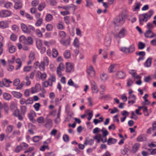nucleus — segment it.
I'll return each instance as SVG.
<instances>
[{
  "mask_svg": "<svg viewBox=\"0 0 156 156\" xmlns=\"http://www.w3.org/2000/svg\"><path fill=\"white\" fill-rule=\"evenodd\" d=\"M12 94L14 97L17 98H20L22 96V94L16 91H12Z\"/></svg>",
  "mask_w": 156,
  "mask_h": 156,
  "instance_id": "23",
  "label": "nucleus"
},
{
  "mask_svg": "<svg viewBox=\"0 0 156 156\" xmlns=\"http://www.w3.org/2000/svg\"><path fill=\"white\" fill-rule=\"evenodd\" d=\"M12 14L11 11L6 9H3L0 11V17L5 18L10 16Z\"/></svg>",
  "mask_w": 156,
  "mask_h": 156,
  "instance_id": "2",
  "label": "nucleus"
},
{
  "mask_svg": "<svg viewBox=\"0 0 156 156\" xmlns=\"http://www.w3.org/2000/svg\"><path fill=\"white\" fill-rule=\"evenodd\" d=\"M152 58H148L144 63V66L147 67H149L151 66V63Z\"/></svg>",
  "mask_w": 156,
  "mask_h": 156,
  "instance_id": "24",
  "label": "nucleus"
},
{
  "mask_svg": "<svg viewBox=\"0 0 156 156\" xmlns=\"http://www.w3.org/2000/svg\"><path fill=\"white\" fill-rule=\"evenodd\" d=\"M154 27V25L152 23H148L147 25V28L148 30H151Z\"/></svg>",
  "mask_w": 156,
  "mask_h": 156,
  "instance_id": "58",
  "label": "nucleus"
},
{
  "mask_svg": "<svg viewBox=\"0 0 156 156\" xmlns=\"http://www.w3.org/2000/svg\"><path fill=\"white\" fill-rule=\"evenodd\" d=\"M100 78L101 81L105 82L107 80L108 76L107 74L102 72L100 74Z\"/></svg>",
  "mask_w": 156,
  "mask_h": 156,
  "instance_id": "13",
  "label": "nucleus"
},
{
  "mask_svg": "<svg viewBox=\"0 0 156 156\" xmlns=\"http://www.w3.org/2000/svg\"><path fill=\"white\" fill-rule=\"evenodd\" d=\"M33 102V100L32 98H30L26 100V105L32 104Z\"/></svg>",
  "mask_w": 156,
  "mask_h": 156,
  "instance_id": "62",
  "label": "nucleus"
},
{
  "mask_svg": "<svg viewBox=\"0 0 156 156\" xmlns=\"http://www.w3.org/2000/svg\"><path fill=\"white\" fill-rule=\"evenodd\" d=\"M12 30L14 32H17L18 31L19 28L16 25H12Z\"/></svg>",
  "mask_w": 156,
  "mask_h": 156,
  "instance_id": "64",
  "label": "nucleus"
},
{
  "mask_svg": "<svg viewBox=\"0 0 156 156\" xmlns=\"http://www.w3.org/2000/svg\"><path fill=\"white\" fill-rule=\"evenodd\" d=\"M140 144L139 143H136L132 147V152L133 153H136L140 147Z\"/></svg>",
  "mask_w": 156,
  "mask_h": 156,
  "instance_id": "10",
  "label": "nucleus"
},
{
  "mask_svg": "<svg viewBox=\"0 0 156 156\" xmlns=\"http://www.w3.org/2000/svg\"><path fill=\"white\" fill-rule=\"evenodd\" d=\"M52 84H53L52 83H50L49 82V81L48 80L44 83L43 85L44 87H47L48 86H51L52 85Z\"/></svg>",
  "mask_w": 156,
  "mask_h": 156,
  "instance_id": "53",
  "label": "nucleus"
},
{
  "mask_svg": "<svg viewBox=\"0 0 156 156\" xmlns=\"http://www.w3.org/2000/svg\"><path fill=\"white\" fill-rule=\"evenodd\" d=\"M40 76L41 79L42 80H44L46 79L47 75L45 73H42L41 72L38 71L36 76Z\"/></svg>",
  "mask_w": 156,
  "mask_h": 156,
  "instance_id": "21",
  "label": "nucleus"
},
{
  "mask_svg": "<svg viewBox=\"0 0 156 156\" xmlns=\"http://www.w3.org/2000/svg\"><path fill=\"white\" fill-rule=\"evenodd\" d=\"M91 88L93 93H97L98 91L96 84L94 81H93L91 83Z\"/></svg>",
  "mask_w": 156,
  "mask_h": 156,
  "instance_id": "16",
  "label": "nucleus"
},
{
  "mask_svg": "<svg viewBox=\"0 0 156 156\" xmlns=\"http://www.w3.org/2000/svg\"><path fill=\"white\" fill-rule=\"evenodd\" d=\"M116 66L115 64H112L108 68V71L109 73H111L114 72V69Z\"/></svg>",
  "mask_w": 156,
  "mask_h": 156,
  "instance_id": "32",
  "label": "nucleus"
},
{
  "mask_svg": "<svg viewBox=\"0 0 156 156\" xmlns=\"http://www.w3.org/2000/svg\"><path fill=\"white\" fill-rule=\"evenodd\" d=\"M66 73H70L73 71L74 70V66L70 62H66Z\"/></svg>",
  "mask_w": 156,
  "mask_h": 156,
  "instance_id": "4",
  "label": "nucleus"
},
{
  "mask_svg": "<svg viewBox=\"0 0 156 156\" xmlns=\"http://www.w3.org/2000/svg\"><path fill=\"white\" fill-rule=\"evenodd\" d=\"M16 104L14 102H12L11 103L10 109L11 110H15L17 108Z\"/></svg>",
  "mask_w": 156,
  "mask_h": 156,
  "instance_id": "41",
  "label": "nucleus"
},
{
  "mask_svg": "<svg viewBox=\"0 0 156 156\" xmlns=\"http://www.w3.org/2000/svg\"><path fill=\"white\" fill-rule=\"evenodd\" d=\"M117 141L116 139L112 138H109L107 141V144L108 145L115 144Z\"/></svg>",
  "mask_w": 156,
  "mask_h": 156,
  "instance_id": "26",
  "label": "nucleus"
},
{
  "mask_svg": "<svg viewBox=\"0 0 156 156\" xmlns=\"http://www.w3.org/2000/svg\"><path fill=\"white\" fill-rule=\"evenodd\" d=\"M60 115H57V117L54 119L55 122L56 124H58L60 122Z\"/></svg>",
  "mask_w": 156,
  "mask_h": 156,
  "instance_id": "55",
  "label": "nucleus"
},
{
  "mask_svg": "<svg viewBox=\"0 0 156 156\" xmlns=\"http://www.w3.org/2000/svg\"><path fill=\"white\" fill-rule=\"evenodd\" d=\"M101 131L102 133L103 136V137L106 136L109 134L108 132L104 128H103Z\"/></svg>",
  "mask_w": 156,
  "mask_h": 156,
  "instance_id": "40",
  "label": "nucleus"
},
{
  "mask_svg": "<svg viewBox=\"0 0 156 156\" xmlns=\"http://www.w3.org/2000/svg\"><path fill=\"white\" fill-rule=\"evenodd\" d=\"M36 43L37 47L38 49H40L42 45V43L41 40H37L36 41Z\"/></svg>",
  "mask_w": 156,
  "mask_h": 156,
  "instance_id": "37",
  "label": "nucleus"
},
{
  "mask_svg": "<svg viewBox=\"0 0 156 156\" xmlns=\"http://www.w3.org/2000/svg\"><path fill=\"white\" fill-rule=\"evenodd\" d=\"M21 111V113L24 115L27 112V108L25 106H22L20 107Z\"/></svg>",
  "mask_w": 156,
  "mask_h": 156,
  "instance_id": "52",
  "label": "nucleus"
},
{
  "mask_svg": "<svg viewBox=\"0 0 156 156\" xmlns=\"http://www.w3.org/2000/svg\"><path fill=\"white\" fill-rule=\"evenodd\" d=\"M26 42V44L27 45L32 44L33 43V40L31 37H29L27 38Z\"/></svg>",
  "mask_w": 156,
  "mask_h": 156,
  "instance_id": "42",
  "label": "nucleus"
},
{
  "mask_svg": "<svg viewBox=\"0 0 156 156\" xmlns=\"http://www.w3.org/2000/svg\"><path fill=\"white\" fill-rule=\"evenodd\" d=\"M88 75L91 76H93L95 74V72L93 67L91 66H90L88 68L87 71Z\"/></svg>",
  "mask_w": 156,
  "mask_h": 156,
  "instance_id": "11",
  "label": "nucleus"
},
{
  "mask_svg": "<svg viewBox=\"0 0 156 156\" xmlns=\"http://www.w3.org/2000/svg\"><path fill=\"white\" fill-rule=\"evenodd\" d=\"M125 73L122 71H118L116 74V77L118 79H123L125 77Z\"/></svg>",
  "mask_w": 156,
  "mask_h": 156,
  "instance_id": "15",
  "label": "nucleus"
},
{
  "mask_svg": "<svg viewBox=\"0 0 156 156\" xmlns=\"http://www.w3.org/2000/svg\"><path fill=\"white\" fill-rule=\"evenodd\" d=\"M99 119H101V120H98L96 119L94 120L93 122L95 125H97L98 123L102 122L103 120V118L102 117H101Z\"/></svg>",
  "mask_w": 156,
  "mask_h": 156,
  "instance_id": "56",
  "label": "nucleus"
},
{
  "mask_svg": "<svg viewBox=\"0 0 156 156\" xmlns=\"http://www.w3.org/2000/svg\"><path fill=\"white\" fill-rule=\"evenodd\" d=\"M126 30L124 28H122L119 31L118 37L119 38H121L124 37L126 33Z\"/></svg>",
  "mask_w": 156,
  "mask_h": 156,
  "instance_id": "18",
  "label": "nucleus"
},
{
  "mask_svg": "<svg viewBox=\"0 0 156 156\" xmlns=\"http://www.w3.org/2000/svg\"><path fill=\"white\" fill-rule=\"evenodd\" d=\"M59 36L62 39L64 38L66 36V33L63 31H60L58 33Z\"/></svg>",
  "mask_w": 156,
  "mask_h": 156,
  "instance_id": "46",
  "label": "nucleus"
},
{
  "mask_svg": "<svg viewBox=\"0 0 156 156\" xmlns=\"http://www.w3.org/2000/svg\"><path fill=\"white\" fill-rule=\"evenodd\" d=\"M125 15L120 14L116 16L113 20V23L115 26H121L124 23L125 20L124 18Z\"/></svg>",
  "mask_w": 156,
  "mask_h": 156,
  "instance_id": "1",
  "label": "nucleus"
},
{
  "mask_svg": "<svg viewBox=\"0 0 156 156\" xmlns=\"http://www.w3.org/2000/svg\"><path fill=\"white\" fill-rule=\"evenodd\" d=\"M64 56L66 58H69L70 56V53L69 50H66L64 53Z\"/></svg>",
  "mask_w": 156,
  "mask_h": 156,
  "instance_id": "36",
  "label": "nucleus"
},
{
  "mask_svg": "<svg viewBox=\"0 0 156 156\" xmlns=\"http://www.w3.org/2000/svg\"><path fill=\"white\" fill-rule=\"evenodd\" d=\"M8 24L6 21H2L0 22V27L2 29H5L8 27Z\"/></svg>",
  "mask_w": 156,
  "mask_h": 156,
  "instance_id": "25",
  "label": "nucleus"
},
{
  "mask_svg": "<svg viewBox=\"0 0 156 156\" xmlns=\"http://www.w3.org/2000/svg\"><path fill=\"white\" fill-rule=\"evenodd\" d=\"M60 42L62 45L66 46H68L70 44L69 39H68L66 40H64L63 39H62L60 41Z\"/></svg>",
  "mask_w": 156,
  "mask_h": 156,
  "instance_id": "19",
  "label": "nucleus"
},
{
  "mask_svg": "<svg viewBox=\"0 0 156 156\" xmlns=\"http://www.w3.org/2000/svg\"><path fill=\"white\" fill-rule=\"evenodd\" d=\"M48 80L49 81V82L50 83L55 82L56 81V78L55 76L53 75H51L50 77L48 79Z\"/></svg>",
  "mask_w": 156,
  "mask_h": 156,
  "instance_id": "44",
  "label": "nucleus"
},
{
  "mask_svg": "<svg viewBox=\"0 0 156 156\" xmlns=\"http://www.w3.org/2000/svg\"><path fill=\"white\" fill-rule=\"evenodd\" d=\"M153 32L152 30H147L144 34V36L146 38H151V35L152 34Z\"/></svg>",
  "mask_w": 156,
  "mask_h": 156,
  "instance_id": "29",
  "label": "nucleus"
},
{
  "mask_svg": "<svg viewBox=\"0 0 156 156\" xmlns=\"http://www.w3.org/2000/svg\"><path fill=\"white\" fill-rule=\"evenodd\" d=\"M16 62L18 64V65L15 68V69L16 70H17L19 69L21 66L22 62L21 61L20 59L19 58H18L16 59Z\"/></svg>",
  "mask_w": 156,
  "mask_h": 156,
  "instance_id": "27",
  "label": "nucleus"
},
{
  "mask_svg": "<svg viewBox=\"0 0 156 156\" xmlns=\"http://www.w3.org/2000/svg\"><path fill=\"white\" fill-rule=\"evenodd\" d=\"M3 96L4 98L7 100H9L11 98V95L8 93H5L4 94Z\"/></svg>",
  "mask_w": 156,
  "mask_h": 156,
  "instance_id": "45",
  "label": "nucleus"
},
{
  "mask_svg": "<svg viewBox=\"0 0 156 156\" xmlns=\"http://www.w3.org/2000/svg\"><path fill=\"white\" fill-rule=\"evenodd\" d=\"M28 116L30 120L33 122H35V120L34 118L36 116V114L33 111L31 110L28 114Z\"/></svg>",
  "mask_w": 156,
  "mask_h": 156,
  "instance_id": "7",
  "label": "nucleus"
},
{
  "mask_svg": "<svg viewBox=\"0 0 156 156\" xmlns=\"http://www.w3.org/2000/svg\"><path fill=\"white\" fill-rule=\"evenodd\" d=\"M9 51L10 53H14L16 50V48L13 45L11 42H9L7 44Z\"/></svg>",
  "mask_w": 156,
  "mask_h": 156,
  "instance_id": "5",
  "label": "nucleus"
},
{
  "mask_svg": "<svg viewBox=\"0 0 156 156\" xmlns=\"http://www.w3.org/2000/svg\"><path fill=\"white\" fill-rule=\"evenodd\" d=\"M102 136L100 134H98L94 136V139L96 140H97V142L99 143L101 141Z\"/></svg>",
  "mask_w": 156,
  "mask_h": 156,
  "instance_id": "30",
  "label": "nucleus"
},
{
  "mask_svg": "<svg viewBox=\"0 0 156 156\" xmlns=\"http://www.w3.org/2000/svg\"><path fill=\"white\" fill-rule=\"evenodd\" d=\"M53 16L50 14H47L45 17V20L47 22H50L53 19Z\"/></svg>",
  "mask_w": 156,
  "mask_h": 156,
  "instance_id": "34",
  "label": "nucleus"
},
{
  "mask_svg": "<svg viewBox=\"0 0 156 156\" xmlns=\"http://www.w3.org/2000/svg\"><path fill=\"white\" fill-rule=\"evenodd\" d=\"M46 28L48 31H50L52 30L53 26L51 24H48L46 25Z\"/></svg>",
  "mask_w": 156,
  "mask_h": 156,
  "instance_id": "63",
  "label": "nucleus"
},
{
  "mask_svg": "<svg viewBox=\"0 0 156 156\" xmlns=\"http://www.w3.org/2000/svg\"><path fill=\"white\" fill-rule=\"evenodd\" d=\"M111 37L110 34H108L106 35L105 39L104 44L106 46H110L111 43Z\"/></svg>",
  "mask_w": 156,
  "mask_h": 156,
  "instance_id": "6",
  "label": "nucleus"
},
{
  "mask_svg": "<svg viewBox=\"0 0 156 156\" xmlns=\"http://www.w3.org/2000/svg\"><path fill=\"white\" fill-rule=\"evenodd\" d=\"M52 56L53 57H56L58 55V51L55 49H53L52 50Z\"/></svg>",
  "mask_w": 156,
  "mask_h": 156,
  "instance_id": "59",
  "label": "nucleus"
},
{
  "mask_svg": "<svg viewBox=\"0 0 156 156\" xmlns=\"http://www.w3.org/2000/svg\"><path fill=\"white\" fill-rule=\"evenodd\" d=\"M13 127L12 126H7L5 131L7 134L10 133L12 130Z\"/></svg>",
  "mask_w": 156,
  "mask_h": 156,
  "instance_id": "38",
  "label": "nucleus"
},
{
  "mask_svg": "<svg viewBox=\"0 0 156 156\" xmlns=\"http://www.w3.org/2000/svg\"><path fill=\"white\" fill-rule=\"evenodd\" d=\"M43 23V19L42 18H39L37 20L35 25L37 27H39Z\"/></svg>",
  "mask_w": 156,
  "mask_h": 156,
  "instance_id": "43",
  "label": "nucleus"
},
{
  "mask_svg": "<svg viewBox=\"0 0 156 156\" xmlns=\"http://www.w3.org/2000/svg\"><path fill=\"white\" fill-rule=\"evenodd\" d=\"M12 4L10 2H8L5 3L4 5L6 9H10L12 6Z\"/></svg>",
  "mask_w": 156,
  "mask_h": 156,
  "instance_id": "51",
  "label": "nucleus"
},
{
  "mask_svg": "<svg viewBox=\"0 0 156 156\" xmlns=\"http://www.w3.org/2000/svg\"><path fill=\"white\" fill-rule=\"evenodd\" d=\"M46 66H48L49 64V59L47 57H44L43 58V60L41 62Z\"/></svg>",
  "mask_w": 156,
  "mask_h": 156,
  "instance_id": "47",
  "label": "nucleus"
},
{
  "mask_svg": "<svg viewBox=\"0 0 156 156\" xmlns=\"http://www.w3.org/2000/svg\"><path fill=\"white\" fill-rule=\"evenodd\" d=\"M94 143V140L91 139H88L85 140L84 144L85 145H92Z\"/></svg>",
  "mask_w": 156,
  "mask_h": 156,
  "instance_id": "28",
  "label": "nucleus"
},
{
  "mask_svg": "<svg viewBox=\"0 0 156 156\" xmlns=\"http://www.w3.org/2000/svg\"><path fill=\"white\" fill-rule=\"evenodd\" d=\"M13 1L15 3L14 7L15 9H20L22 8V3L20 0H13Z\"/></svg>",
  "mask_w": 156,
  "mask_h": 156,
  "instance_id": "9",
  "label": "nucleus"
},
{
  "mask_svg": "<svg viewBox=\"0 0 156 156\" xmlns=\"http://www.w3.org/2000/svg\"><path fill=\"white\" fill-rule=\"evenodd\" d=\"M134 81L130 78H129L127 80V86L128 87L132 85Z\"/></svg>",
  "mask_w": 156,
  "mask_h": 156,
  "instance_id": "61",
  "label": "nucleus"
},
{
  "mask_svg": "<svg viewBox=\"0 0 156 156\" xmlns=\"http://www.w3.org/2000/svg\"><path fill=\"white\" fill-rule=\"evenodd\" d=\"M21 28L24 32L27 33L28 27H27L25 24L22 23L21 24Z\"/></svg>",
  "mask_w": 156,
  "mask_h": 156,
  "instance_id": "39",
  "label": "nucleus"
},
{
  "mask_svg": "<svg viewBox=\"0 0 156 156\" xmlns=\"http://www.w3.org/2000/svg\"><path fill=\"white\" fill-rule=\"evenodd\" d=\"M148 17V16L147 13L140 15L139 18V21L140 24L142 25L143 24V22H147V20Z\"/></svg>",
  "mask_w": 156,
  "mask_h": 156,
  "instance_id": "3",
  "label": "nucleus"
},
{
  "mask_svg": "<svg viewBox=\"0 0 156 156\" xmlns=\"http://www.w3.org/2000/svg\"><path fill=\"white\" fill-rule=\"evenodd\" d=\"M128 99H129L128 102V104L133 105L135 103L136 100V98L134 95L129 96Z\"/></svg>",
  "mask_w": 156,
  "mask_h": 156,
  "instance_id": "17",
  "label": "nucleus"
},
{
  "mask_svg": "<svg viewBox=\"0 0 156 156\" xmlns=\"http://www.w3.org/2000/svg\"><path fill=\"white\" fill-rule=\"evenodd\" d=\"M128 48L129 49V53H132L135 50V47L133 45H131Z\"/></svg>",
  "mask_w": 156,
  "mask_h": 156,
  "instance_id": "57",
  "label": "nucleus"
},
{
  "mask_svg": "<svg viewBox=\"0 0 156 156\" xmlns=\"http://www.w3.org/2000/svg\"><path fill=\"white\" fill-rule=\"evenodd\" d=\"M147 139V136L145 134H140L136 139L137 141L140 142L146 141Z\"/></svg>",
  "mask_w": 156,
  "mask_h": 156,
  "instance_id": "8",
  "label": "nucleus"
},
{
  "mask_svg": "<svg viewBox=\"0 0 156 156\" xmlns=\"http://www.w3.org/2000/svg\"><path fill=\"white\" fill-rule=\"evenodd\" d=\"M129 151V146L126 144L124 146V149L121 150V153L123 155L126 154L128 155V153Z\"/></svg>",
  "mask_w": 156,
  "mask_h": 156,
  "instance_id": "12",
  "label": "nucleus"
},
{
  "mask_svg": "<svg viewBox=\"0 0 156 156\" xmlns=\"http://www.w3.org/2000/svg\"><path fill=\"white\" fill-rule=\"evenodd\" d=\"M65 69V66L62 63H60L59 66L57 67V72L58 74L60 73L61 71H63Z\"/></svg>",
  "mask_w": 156,
  "mask_h": 156,
  "instance_id": "20",
  "label": "nucleus"
},
{
  "mask_svg": "<svg viewBox=\"0 0 156 156\" xmlns=\"http://www.w3.org/2000/svg\"><path fill=\"white\" fill-rule=\"evenodd\" d=\"M86 6L88 7H90V6L93 5V3L92 2V0H86Z\"/></svg>",
  "mask_w": 156,
  "mask_h": 156,
  "instance_id": "54",
  "label": "nucleus"
},
{
  "mask_svg": "<svg viewBox=\"0 0 156 156\" xmlns=\"http://www.w3.org/2000/svg\"><path fill=\"white\" fill-rule=\"evenodd\" d=\"M45 6L46 4L45 3H41L38 6V9L39 11H41L45 8Z\"/></svg>",
  "mask_w": 156,
  "mask_h": 156,
  "instance_id": "33",
  "label": "nucleus"
},
{
  "mask_svg": "<svg viewBox=\"0 0 156 156\" xmlns=\"http://www.w3.org/2000/svg\"><path fill=\"white\" fill-rule=\"evenodd\" d=\"M35 33L38 37H42V34L39 30H36L35 31Z\"/></svg>",
  "mask_w": 156,
  "mask_h": 156,
  "instance_id": "60",
  "label": "nucleus"
},
{
  "mask_svg": "<svg viewBox=\"0 0 156 156\" xmlns=\"http://www.w3.org/2000/svg\"><path fill=\"white\" fill-rule=\"evenodd\" d=\"M145 44L142 43L141 42H139L138 44V48L139 49H143L145 47Z\"/></svg>",
  "mask_w": 156,
  "mask_h": 156,
  "instance_id": "50",
  "label": "nucleus"
},
{
  "mask_svg": "<svg viewBox=\"0 0 156 156\" xmlns=\"http://www.w3.org/2000/svg\"><path fill=\"white\" fill-rule=\"evenodd\" d=\"M42 137L40 136H36L33 137V141L34 142H37L41 140Z\"/></svg>",
  "mask_w": 156,
  "mask_h": 156,
  "instance_id": "49",
  "label": "nucleus"
},
{
  "mask_svg": "<svg viewBox=\"0 0 156 156\" xmlns=\"http://www.w3.org/2000/svg\"><path fill=\"white\" fill-rule=\"evenodd\" d=\"M73 45L76 48H79L80 46L79 41L77 38L76 37L74 40L73 42Z\"/></svg>",
  "mask_w": 156,
  "mask_h": 156,
  "instance_id": "35",
  "label": "nucleus"
},
{
  "mask_svg": "<svg viewBox=\"0 0 156 156\" xmlns=\"http://www.w3.org/2000/svg\"><path fill=\"white\" fill-rule=\"evenodd\" d=\"M41 87V86L40 84H36L35 86V87H33L31 88V93H34L40 90Z\"/></svg>",
  "mask_w": 156,
  "mask_h": 156,
  "instance_id": "14",
  "label": "nucleus"
},
{
  "mask_svg": "<svg viewBox=\"0 0 156 156\" xmlns=\"http://www.w3.org/2000/svg\"><path fill=\"white\" fill-rule=\"evenodd\" d=\"M25 79L26 81V85L27 86L30 85L31 84V81L29 80L28 76L27 75L25 77Z\"/></svg>",
  "mask_w": 156,
  "mask_h": 156,
  "instance_id": "48",
  "label": "nucleus"
},
{
  "mask_svg": "<svg viewBox=\"0 0 156 156\" xmlns=\"http://www.w3.org/2000/svg\"><path fill=\"white\" fill-rule=\"evenodd\" d=\"M19 41L21 43L26 44L27 38L24 36L22 35L20 37Z\"/></svg>",
  "mask_w": 156,
  "mask_h": 156,
  "instance_id": "31",
  "label": "nucleus"
},
{
  "mask_svg": "<svg viewBox=\"0 0 156 156\" xmlns=\"http://www.w3.org/2000/svg\"><path fill=\"white\" fill-rule=\"evenodd\" d=\"M52 121L51 119H48L47 120L45 124V127L48 129H49L52 126Z\"/></svg>",
  "mask_w": 156,
  "mask_h": 156,
  "instance_id": "22",
  "label": "nucleus"
}]
</instances>
